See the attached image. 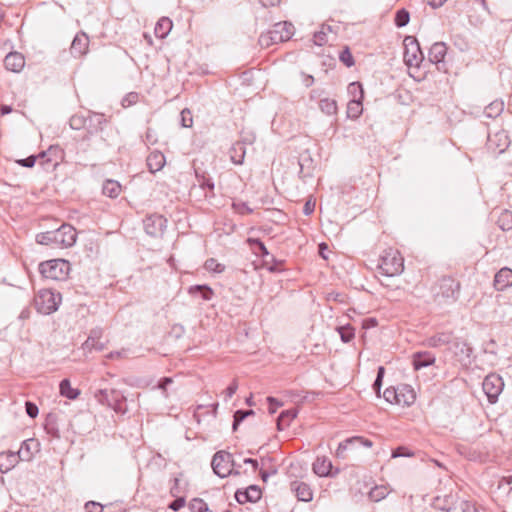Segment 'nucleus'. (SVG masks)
<instances>
[{
	"instance_id": "nucleus-1",
	"label": "nucleus",
	"mask_w": 512,
	"mask_h": 512,
	"mask_svg": "<svg viewBox=\"0 0 512 512\" xmlns=\"http://www.w3.org/2000/svg\"><path fill=\"white\" fill-rule=\"evenodd\" d=\"M378 269L387 277L400 275L404 270V259L398 251L386 250L379 260Z\"/></svg>"
},
{
	"instance_id": "nucleus-2",
	"label": "nucleus",
	"mask_w": 512,
	"mask_h": 512,
	"mask_svg": "<svg viewBox=\"0 0 512 512\" xmlns=\"http://www.w3.org/2000/svg\"><path fill=\"white\" fill-rule=\"evenodd\" d=\"M39 272L47 279L65 280L70 272V263L64 259H53L41 262Z\"/></svg>"
},
{
	"instance_id": "nucleus-3",
	"label": "nucleus",
	"mask_w": 512,
	"mask_h": 512,
	"mask_svg": "<svg viewBox=\"0 0 512 512\" xmlns=\"http://www.w3.org/2000/svg\"><path fill=\"white\" fill-rule=\"evenodd\" d=\"M95 398L102 405H107L116 413L125 414L127 407L125 404V396L115 389H100L95 393Z\"/></svg>"
},
{
	"instance_id": "nucleus-4",
	"label": "nucleus",
	"mask_w": 512,
	"mask_h": 512,
	"mask_svg": "<svg viewBox=\"0 0 512 512\" xmlns=\"http://www.w3.org/2000/svg\"><path fill=\"white\" fill-rule=\"evenodd\" d=\"M433 290L436 300L454 302L459 296L460 283L452 277H443L439 280Z\"/></svg>"
},
{
	"instance_id": "nucleus-5",
	"label": "nucleus",
	"mask_w": 512,
	"mask_h": 512,
	"mask_svg": "<svg viewBox=\"0 0 512 512\" xmlns=\"http://www.w3.org/2000/svg\"><path fill=\"white\" fill-rule=\"evenodd\" d=\"M60 301L59 293H54L50 289H42L36 294L34 305L39 313L49 315L58 309Z\"/></svg>"
},
{
	"instance_id": "nucleus-6",
	"label": "nucleus",
	"mask_w": 512,
	"mask_h": 512,
	"mask_svg": "<svg viewBox=\"0 0 512 512\" xmlns=\"http://www.w3.org/2000/svg\"><path fill=\"white\" fill-rule=\"evenodd\" d=\"M211 466L214 473L220 478H225L231 474V467H239L234 462L232 455L224 450L214 454Z\"/></svg>"
},
{
	"instance_id": "nucleus-7",
	"label": "nucleus",
	"mask_w": 512,
	"mask_h": 512,
	"mask_svg": "<svg viewBox=\"0 0 512 512\" xmlns=\"http://www.w3.org/2000/svg\"><path fill=\"white\" fill-rule=\"evenodd\" d=\"M294 27L291 23L288 22H279L273 26V29L269 31L268 36L262 35L260 37L261 44L268 45V39L272 41V43L285 42L288 41L293 35Z\"/></svg>"
},
{
	"instance_id": "nucleus-8",
	"label": "nucleus",
	"mask_w": 512,
	"mask_h": 512,
	"mask_svg": "<svg viewBox=\"0 0 512 512\" xmlns=\"http://www.w3.org/2000/svg\"><path fill=\"white\" fill-rule=\"evenodd\" d=\"M404 47V62L410 67H419L424 59V55L417 39L413 36L405 37Z\"/></svg>"
},
{
	"instance_id": "nucleus-9",
	"label": "nucleus",
	"mask_w": 512,
	"mask_h": 512,
	"mask_svg": "<svg viewBox=\"0 0 512 512\" xmlns=\"http://www.w3.org/2000/svg\"><path fill=\"white\" fill-rule=\"evenodd\" d=\"M54 248L71 247L76 242V230L70 224H62L58 229L52 230Z\"/></svg>"
},
{
	"instance_id": "nucleus-10",
	"label": "nucleus",
	"mask_w": 512,
	"mask_h": 512,
	"mask_svg": "<svg viewBox=\"0 0 512 512\" xmlns=\"http://www.w3.org/2000/svg\"><path fill=\"white\" fill-rule=\"evenodd\" d=\"M482 388L488 401L493 404L497 402L498 396L504 388V382L499 375L491 373L484 378Z\"/></svg>"
},
{
	"instance_id": "nucleus-11",
	"label": "nucleus",
	"mask_w": 512,
	"mask_h": 512,
	"mask_svg": "<svg viewBox=\"0 0 512 512\" xmlns=\"http://www.w3.org/2000/svg\"><path fill=\"white\" fill-rule=\"evenodd\" d=\"M167 220L162 215L152 214L143 220L145 232L152 237L161 236L166 228Z\"/></svg>"
},
{
	"instance_id": "nucleus-12",
	"label": "nucleus",
	"mask_w": 512,
	"mask_h": 512,
	"mask_svg": "<svg viewBox=\"0 0 512 512\" xmlns=\"http://www.w3.org/2000/svg\"><path fill=\"white\" fill-rule=\"evenodd\" d=\"M447 53V46L444 42L434 43L429 50L428 58L429 61L437 66L439 71H446V65L444 58Z\"/></svg>"
},
{
	"instance_id": "nucleus-13",
	"label": "nucleus",
	"mask_w": 512,
	"mask_h": 512,
	"mask_svg": "<svg viewBox=\"0 0 512 512\" xmlns=\"http://www.w3.org/2000/svg\"><path fill=\"white\" fill-rule=\"evenodd\" d=\"M348 90L350 93H355L356 90H359L360 98L359 99H353L349 101L347 105V115L349 118H358L362 113V102L361 99L363 98V89L359 82H353L350 83L348 86Z\"/></svg>"
},
{
	"instance_id": "nucleus-14",
	"label": "nucleus",
	"mask_w": 512,
	"mask_h": 512,
	"mask_svg": "<svg viewBox=\"0 0 512 512\" xmlns=\"http://www.w3.org/2000/svg\"><path fill=\"white\" fill-rule=\"evenodd\" d=\"M365 446L372 447V441L369 439L363 438L361 436H354L351 438H347L346 440L339 443L338 448L336 450L337 458H345V451L348 449H353L355 447Z\"/></svg>"
},
{
	"instance_id": "nucleus-15",
	"label": "nucleus",
	"mask_w": 512,
	"mask_h": 512,
	"mask_svg": "<svg viewBox=\"0 0 512 512\" xmlns=\"http://www.w3.org/2000/svg\"><path fill=\"white\" fill-rule=\"evenodd\" d=\"M262 497V491L257 485H250L245 490L238 489L235 492V499L239 504L246 502L256 503Z\"/></svg>"
},
{
	"instance_id": "nucleus-16",
	"label": "nucleus",
	"mask_w": 512,
	"mask_h": 512,
	"mask_svg": "<svg viewBox=\"0 0 512 512\" xmlns=\"http://www.w3.org/2000/svg\"><path fill=\"white\" fill-rule=\"evenodd\" d=\"M89 47V37L84 32H79L75 35L71 47L70 53L73 57L78 58L85 55Z\"/></svg>"
},
{
	"instance_id": "nucleus-17",
	"label": "nucleus",
	"mask_w": 512,
	"mask_h": 512,
	"mask_svg": "<svg viewBox=\"0 0 512 512\" xmlns=\"http://www.w3.org/2000/svg\"><path fill=\"white\" fill-rule=\"evenodd\" d=\"M332 469V462L326 457H317L313 463V471L320 477L334 476L339 473V469H336L335 472Z\"/></svg>"
},
{
	"instance_id": "nucleus-18",
	"label": "nucleus",
	"mask_w": 512,
	"mask_h": 512,
	"mask_svg": "<svg viewBox=\"0 0 512 512\" xmlns=\"http://www.w3.org/2000/svg\"><path fill=\"white\" fill-rule=\"evenodd\" d=\"M247 243L249 244L252 252L259 257L264 258V262L268 264L271 262H276V259L273 255L269 253L265 244L258 238H248Z\"/></svg>"
},
{
	"instance_id": "nucleus-19",
	"label": "nucleus",
	"mask_w": 512,
	"mask_h": 512,
	"mask_svg": "<svg viewBox=\"0 0 512 512\" xmlns=\"http://www.w3.org/2000/svg\"><path fill=\"white\" fill-rule=\"evenodd\" d=\"M60 152L58 147L51 146L47 151L41 152L37 159H40V165L48 170L52 168L54 170L58 165L57 154Z\"/></svg>"
},
{
	"instance_id": "nucleus-20",
	"label": "nucleus",
	"mask_w": 512,
	"mask_h": 512,
	"mask_svg": "<svg viewBox=\"0 0 512 512\" xmlns=\"http://www.w3.org/2000/svg\"><path fill=\"white\" fill-rule=\"evenodd\" d=\"M102 337V329L95 328L90 331L87 340L83 343L82 348L85 351L91 352L92 350L102 351L105 348L104 343L100 342Z\"/></svg>"
},
{
	"instance_id": "nucleus-21",
	"label": "nucleus",
	"mask_w": 512,
	"mask_h": 512,
	"mask_svg": "<svg viewBox=\"0 0 512 512\" xmlns=\"http://www.w3.org/2000/svg\"><path fill=\"white\" fill-rule=\"evenodd\" d=\"M510 286H512V269L503 267L494 277V287L498 291H503Z\"/></svg>"
},
{
	"instance_id": "nucleus-22",
	"label": "nucleus",
	"mask_w": 512,
	"mask_h": 512,
	"mask_svg": "<svg viewBox=\"0 0 512 512\" xmlns=\"http://www.w3.org/2000/svg\"><path fill=\"white\" fill-rule=\"evenodd\" d=\"M291 490L296 494L299 501L309 502L313 499V492L307 483L295 480L291 482Z\"/></svg>"
},
{
	"instance_id": "nucleus-23",
	"label": "nucleus",
	"mask_w": 512,
	"mask_h": 512,
	"mask_svg": "<svg viewBox=\"0 0 512 512\" xmlns=\"http://www.w3.org/2000/svg\"><path fill=\"white\" fill-rule=\"evenodd\" d=\"M38 446L35 439H27L21 443L19 450L16 453L17 459L20 461H30L33 457V451Z\"/></svg>"
},
{
	"instance_id": "nucleus-24",
	"label": "nucleus",
	"mask_w": 512,
	"mask_h": 512,
	"mask_svg": "<svg viewBox=\"0 0 512 512\" xmlns=\"http://www.w3.org/2000/svg\"><path fill=\"white\" fill-rule=\"evenodd\" d=\"M435 356L428 351H420L413 354V367L415 370H420L435 363Z\"/></svg>"
},
{
	"instance_id": "nucleus-25",
	"label": "nucleus",
	"mask_w": 512,
	"mask_h": 512,
	"mask_svg": "<svg viewBox=\"0 0 512 512\" xmlns=\"http://www.w3.org/2000/svg\"><path fill=\"white\" fill-rule=\"evenodd\" d=\"M4 65L9 71L19 72L25 65V59L20 53L11 52L6 55Z\"/></svg>"
},
{
	"instance_id": "nucleus-26",
	"label": "nucleus",
	"mask_w": 512,
	"mask_h": 512,
	"mask_svg": "<svg viewBox=\"0 0 512 512\" xmlns=\"http://www.w3.org/2000/svg\"><path fill=\"white\" fill-rule=\"evenodd\" d=\"M415 399L416 394L410 385L403 384L398 386L397 404L410 406L415 402Z\"/></svg>"
},
{
	"instance_id": "nucleus-27",
	"label": "nucleus",
	"mask_w": 512,
	"mask_h": 512,
	"mask_svg": "<svg viewBox=\"0 0 512 512\" xmlns=\"http://www.w3.org/2000/svg\"><path fill=\"white\" fill-rule=\"evenodd\" d=\"M20 460L13 451H6L0 453V471L6 473L14 468Z\"/></svg>"
},
{
	"instance_id": "nucleus-28",
	"label": "nucleus",
	"mask_w": 512,
	"mask_h": 512,
	"mask_svg": "<svg viewBox=\"0 0 512 512\" xmlns=\"http://www.w3.org/2000/svg\"><path fill=\"white\" fill-rule=\"evenodd\" d=\"M107 122L106 118L103 114L88 111V125L89 133H96L98 131H102L103 125Z\"/></svg>"
},
{
	"instance_id": "nucleus-29",
	"label": "nucleus",
	"mask_w": 512,
	"mask_h": 512,
	"mask_svg": "<svg viewBox=\"0 0 512 512\" xmlns=\"http://www.w3.org/2000/svg\"><path fill=\"white\" fill-rule=\"evenodd\" d=\"M165 164V156L160 151H153L147 157V166L150 172L160 171Z\"/></svg>"
},
{
	"instance_id": "nucleus-30",
	"label": "nucleus",
	"mask_w": 512,
	"mask_h": 512,
	"mask_svg": "<svg viewBox=\"0 0 512 512\" xmlns=\"http://www.w3.org/2000/svg\"><path fill=\"white\" fill-rule=\"evenodd\" d=\"M246 154L245 142L238 141L234 143L229 149L230 159L234 164L240 165L244 161Z\"/></svg>"
},
{
	"instance_id": "nucleus-31",
	"label": "nucleus",
	"mask_w": 512,
	"mask_h": 512,
	"mask_svg": "<svg viewBox=\"0 0 512 512\" xmlns=\"http://www.w3.org/2000/svg\"><path fill=\"white\" fill-rule=\"evenodd\" d=\"M488 144L492 148L498 149L503 152L508 146V136L504 131L495 133L494 135L488 134Z\"/></svg>"
},
{
	"instance_id": "nucleus-32",
	"label": "nucleus",
	"mask_w": 512,
	"mask_h": 512,
	"mask_svg": "<svg viewBox=\"0 0 512 512\" xmlns=\"http://www.w3.org/2000/svg\"><path fill=\"white\" fill-rule=\"evenodd\" d=\"M298 415V410L295 408H291L285 411H282L277 418V429L279 431H283L287 428L291 421L294 420Z\"/></svg>"
},
{
	"instance_id": "nucleus-33",
	"label": "nucleus",
	"mask_w": 512,
	"mask_h": 512,
	"mask_svg": "<svg viewBox=\"0 0 512 512\" xmlns=\"http://www.w3.org/2000/svg\"><path fill=\"white\" fill-rule=\"evenodd\" d=\"M451 341V334L442 332L435 334L429 338H427L424 344L431 348L441 347L443 345L449 344Z\"/></svg>"
},
{
	"instance_id": "nucleus-34",
	"label": "nucleus",
	"mask_w": 512,
	"mask_h": 512,
	"mask_svg": "<svg viewBox=\"0 0 512 512\" xmlns=\"http://www.w3.org/2000/svg\"><path fill=\"white\" fill-rule=\"evenodd\" d=\"M172 26V21L169 18L162 17L161 19H159L154 29L156 37L165 38L171 31Z\"/></svg>"
},
{
	"instance_id": "nucleus-35",
	"label": "nucleus",
	"mask_w": 512,
	"mask_h": 512,
	"mask_svg": "<svg viewBox=\"0 0 512 512\" xmlns=\"http://www.w3.org/2000/svg\"><path fill=\"white\" fill-rule=\"evenodd\" d=\"M503 110L504 102L501 100H495L485 107L483 114L487 118H496L501 115Z\"/></svg>"
},
{
	"instance_id": "nucleus-36",
	"label": "nucleus",
	"mask_w": 512,
	"mask_h": 512,
	"mask_svg": "<svg viewBox=\"0 0 512 512\" xmlns=\"http://www.w3.org/2000/svg\"><path fill=\"white\" fill-rule=\"evenodd\" d=\"M60 394L70 400L76 399L80 391L76 388L71 387V383L68 379H63L59 384Z\"/></svg>"
},
{
	"instance_id": "nucleus-37",
	"label": "nucleus",
	"mask_w": 512,
	"mask_h": 512,
	"mask_svg": "<svg viewBox=\"0 0 512 512\" xmlns=\"http://www.w3.org/2000/svg\"><path fill=\"white\" fill-rule=\"evenodd\" d=\"M496 223L502 231H510L512 229V211L507 209L502 210Z\"/></svg>"
},
{
	"instance_id": "nucleus-38",
	"label": "nucleus",
	"mask_w": 512,
	"mask_h": 512,
	"mask_svg": "<svg viewBox=\"0 0 512 512\" xmlns=\"http://www.w3.org/2000/svg\"><path fill=\"white\" fill-rule=\"evenodd\" d=\"M103 194L110 197L116 198L121 192V185L114 180H106L102 188Z\"/></svg>"
},
{
	"instance_id": "nucleus-39",
	"label": "nucleus",
	"mask_w": 512,
	"mask_h": 512,
	"mask_svg": "<svg viewBox=\"0 0 512 512\" xmlns=\"http://www.w3.org/2000/svg\"><path fill=\"white\" fill-rule=\"evenodd\" d=\"M319 108L324 114L328 116L335 115L338 111L336 101L330 98L321 99L319 102Z\"/></svg>"
},
{
	"instance_id": "nucleus-40",
	"label": "nucleus",
	"mask_w": 512,
	"mask_h": 512,
	"mask_svg": "<svg viewBox=\"0 0 512 512\" xmlns=\"http://www.w3.org/2000/svg\"><path fill=\"white\" fill-rule=\"evenodd\" d=\"M69 125L73 130H80L88 125V115L75 114L69 120Z\"/></svg>"
},
{
	"instance_id": "nucleus-41",
	"label": "nucleus",
	"mask_w": 512,
	"mask_h": 512,
	"mask_svg": "<svg viewBox=\"0 0 512 512\" xmlns=\"http://www.w3.org/2000/svg\"><path fill=\"white\" fill-rule=\"evenodd\" d=\"M190 294L200 293L204 300H210L213 296V290L207 285H194L189 288Z\"/></svg>"
},
{
	"instance_id": "nucleus-42",
	"label": "nucleus",
	"mask_w": 512,
	"mask_h": 512,
	"mask_svg": "<svg viewBox=\"0 0 512 512\" xmlns=\"http://www.w3.org/2000/svg\"><path fill=\"white\" fill-rule=\"evenodd\" d=\"M389 493V490L386 486H375L369 492V498L372 501L379 502L384 499Z\"/></svg>"
},
{
	"instance_id": "nucleus-43",
	"label": "nucleus",
	"mask_w": 512,
	"mask_h": 512,
	"mask_svg": "<svg viewBox=\"0 0 512 512\" xmlns=\"http://www.w3.org/2000/svg\"><path fill=\"white\" fill-rule=\"evenodd\" d=\"M337 330L344 343L350 342L355 337V329L351 325L340 326Z\"/></svg>"
},
{
	"instance_id": "nucleus-44",
	"label": "nucleus",
	"mask_w": 512,
	"mask_h": 512,
	"mask_svg": "<svg viewBox=\"0 0 512 512\" xmlns=\"http://www.w3.org/2000/svg\"><path fill=\"white\" fill-rule=\"evenodd\" d=\"M410 15L406 9H400L395 15V25L397 27H404L409 23Z\"/></svg>"
},
{
	"instance_id": "nucleus-45",
	"label": "nucleus",
	"mask_w": 512,
	"mask_h": 512,
	"mask_svg": "<svg viewBox=\"0 0 512 512\" xmlns=\"http://www.w3.org/2000/svg\"><path fill=\"white\" fill-rule=\"evenodd\" d=\"M204 267L208 271H212L215 273H222L225 270V265L219 263L214 258H209L205 261Z\"/></svg>"
},
{
	"instance_id": "nucleus-46",
	"label": "nucleus",
	"mask_w": 512,
	"mask_h": 512,
	"mask_svg": "<svg viewBox=\"0 0 512 512\" xmlns=\"http://www.w3.org/2000/svg\"><path fill=\"white\" fill-rule=\"evenodd\" d=\"M190 509L192 512H212L207 503L200 498H195L191 501Z\"/></svg>"
},
{
	"instance_id": "nucleus-47",
	"label": "nucleus",
	"mask_w": 512,
	"mask_h": 512,
	"mask_svg": "<svg viewBox=\"0 0 512 512\" xmlns=\"http://www.w3.org/2000/svg\"><path fill=\"white\" fill-rule=\"evenodd\" d=\"M52 235H53L52 230L39 233L36 236V241H37V243H39L41 245H50L54 248V237Z\"/></svg>"
},
{
	"instance_id": "nucleus-48",
	"label": "nucleus",
	"mask_w": 512,
	"mask_h": 512,
	"mask_svg": "<svg viewBox=\"0 0 512 512\" xmlns=\"http://www.w3.org/2000/svg\"><path fill=\"white\" fill-rule=\"evenodd\" d=\"M385 374V368L383 366H379L377 370V376L376 379L372 385L373 390L377 393V395H380V390L382 387V381Z\"/></svg>"
},
{
	"instance_id": "nucleus-49",
	"label": "nucleus",
	"mask_w": 512,
	"mask_h": 512,
	"mask_svg": "<svg viewBox=\"0 0 512 512\" xmlns=\"http://www.w3.org/2000/svg\"><path fill=\"white\" fill-rule=\"evenodd\" d=\"M339 59L347 67H352L355 64L354 58H353V56H352V54H351V52H350L348 47H345V49H343L340 52Z\"/></svg>"
},
{
	"instance_id": "nucleus-50",
	"label": "nucleus",
	"mask_w": 512,
	"mask_h": 512,
	"mask_svg": "<svg viewBox=\"0 0 512 512\" xmlns=\"http://www.w3.org/2000/svg\"><path fill=\"white\" fill-rule=\"evenodd\" d=\"M180 116H181L180 123H181L182 127H185V128L192 127L193 118H192V113L189 109H187V108L183 109L180 113Z\"/></svg>"
},
{
	"instance_id": "nucleus-51",
	"label": "nucleus",
	"mask_w": 512,
	"mask_h": 512,
	"mask_svg": "<svg viewBox=\"0 0 512 512\" xmlns=\"http://www.w3.org/2000/svg\"><path fill=\"white\" fill-rule=\"evenodd\" d=\"M384 399L389 403H396L398 398V387H388L383 393Z\"/></svg>"
},
{
	"instance_id": "nucleus-52",
	"label": "nucleus",
	"mask_w": 512,
	"mask_h": 512,
	"mask_svg": "<svg viewBox=\"0 0 512 512\" xmlns=\"http://www.w3.org/2000/svg\"><path fill=\"white\" fill-rule=\"evenodd\" d=\"M199 185L202 189L209 190V194H206V196H214V182L210 178L202 177V179L199 180Z\"/></svg>"
},
{
	"instance_id": "nucleus-53",
	"label": "nucleus",
	"mask_w": 512,
	"mask_h": 512,
	"mask_svg": "<svg viewBox=\"0 0 512 512\" xmlns=\"http://www.w3.org/2000/svg\"><path fill=\"white\" fill-rule=\"evenodd\" d=\"M414 453L408 450L406 447L400 446L395 448L392 451V458H398V457H411Z\"/></svg>"
},
{
	"instance_id": "nucleus-54",
	"label": "nucleus",
	"mask_w": 512,
	"mask_h": 512,
	"mask_svg": "<svg viewBox=\"0 0 512 512\" xmlns=\"http://www.w3.org/2000/svg\"><path fill=\"white\" fill-rule=\"evenodd\" d=\"M36 160L37 156L31 155L27 158L19 159L16 162L22 167L32 168L35 165Z\"/></svg>"
},
{
	"instance_id": "nucleus-55",
	"label": "nucleus",
	"mask_w": 512,
	"mask_h": 512,
	"mask_svg": "<svg viewBox=\"0 0 512 512\" xmlns=\"http://www.w3.org/2000/svg\"><path fill=\"white\" fill-rule=\"evenodd\" d=\"M267 402L269 404L268 410L270 414H274L277 411V408L283 405L281 401L272 396L267 397Z\"/></svg>"
},
{
	"instance_id": "nucleus-56",
	"label": "nucleus",
	"mask_w": 512,
	"mask_h": 512,
	"mask_svg": "<svg viewBox=\"0 0 512 512\" xmlns=\"http://www.w3.org/2000/svg\"><path fill=\"white\" fill-rule=\"evenodd\" d=\"M234 210L239 214H249L252 212V209L248 207L245 202H234L233 203Z\"/></svg>"
},
{
	"instance_id": "nucleus-57",
	"label": "nucleus",
	"mask_w": 512,
	"mask_h": 512,
	"mask_svg": "<svg viewBox=\"0 0 512 512\" xmlns=\"http://www.w3.org/2000/svg\"><path fill=\"white\" fill-rule=\"evenodd\" d=\"M85 510L86 512H102L103 505L95 501H88L85 504Z\"/></svg>"
},
{
	"instance_id": "nucleus-58",
	"label": "nucleus",
	"mask_w": 512,
	"mask_h": 512,
	"mask_svg": "<svg viewBox=\"0 0 512 512\" xmlns=\"http://www.w3.org/2000/svg\"><path fill=\"white\" fill-rule=\"evenodd\" d=\"M25 408H26V413L29 417H31V418L37 417L39 410H38V407L36 404H34L30 401H27L25 403Z\"/></svg>"
},
{
	"instance_id": "nucleus-59",
	"label": "nucleus",
	"mask_w": 512,
	"mask_h": 512,
	"mask_svg": "<svg viewBox=\"0 0 512 512\" xmlns=\"http://www.w3.org/2000/svg\"><path fill=\"white\" fill-rule=\"evenodd\" d=\"M185 506V498L184 497H175V500H173L170 504H169V508L173 511H178L180 510L181 508H183Z\"/></svg>"
},
{
	"instance_id": "nucleus-60",
	"label": "nucleus",
	"mask_w": 512,
	"mask_h": 512,
	"mask_svg": "<svg viewBox=\"0 0 512 512\" xmlns=\"http://www.w3.org/2000/svg\"><path fill=\"white\" fill-rule=\"evenodd\" d=\"M145 143L147 145H154L157 142L155 131L151 128H148L145 133Z\"/></svg>"
},
{
	"instance_id": "nucleus-61",
	"label": "nucleus",
	"mask_w": 512,
	"mask_h": 512,
	"mask_svg": "<svg viewBox=\"0 0 512 512\" xmlns=\"http://www.w3.org/2000/svg\"><path fill=\"white\" fill-rule=\"evenodd\" d=\"M244 410H237L234 414L233 430H236L238 425L246 418Z\"/></svg>"
},
{
	"instance_id": "nucleus-62",
	"label": "nucleus",
	"mask_w": 512,
	"mask_h": 512,
	"mask_svg": "<svg viewBox=\"0 0 512 512\" xmlns=\"http://www.w3.org/2000/svg\"><path fill=\"white\" fill-rule=\"evenodd\" d=\"M237 389H238V384L234 380L225 390L226 400L231 398L236 393Z\"/></svg>"
},
{
	"instance_id": "nucleus-63",
	"label": "nucleus",
	"mask_w": 512,
	"mask_h": 512,
	"mask_svg": "<svg viewBox=\"0 0 512 512\" xmlns=\"http://www.w3.org/2000/svg\"><path fill=\"white\" fill-rule=\"evenodd\" d=\"M377 324H378V322H377L376 318H366L362 322V327L364 329H370V328L376 327Z\"/></svg>"
},
{
	"instance_id": "nucleus-64",
	"label": "nucleus",
	"mask_w": 512,
	"mask_h": 512,
	"mask_svg": "<svg viewBox=\"0 0 512 512\" xmlns=\"http://www.w3.org/2000/svg\"><path fill=\"white\" fill-rule=\"evenodd\" d=\"M173 382L172 378L170 377H164L162 379H160V381L158 382V388L163 390L164 392L166 391L167 387Z\"/></svg>"
}]
</instances>
